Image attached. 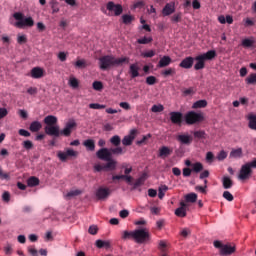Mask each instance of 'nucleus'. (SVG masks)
Returning <instances> with one entry per match:
<instances>
[{"mask_svg":"<svg viewBox=\"0 0 256 256\" xmlns=\"http://www.w3.org/2000/svg\"><path fill=\"white\" fill-rule=\"evenodd\" d=\"M223 197H224V199H226V201H233V199H234L233 194H231V192H229V191H224Z\"/></svg>","mask_w":256,"mask_h":256,"instance_id":"052dcab7","label":"nucleus"},{"mask_svg":"<svg viewBox=\"0 0 256 256\" xmlns=\"http://www.w3.org/2000/svg\"><path fill=\"white\" fill-rule=\"evenodd\" d=\"M173 13H175V2L166 3L162 9L163 17H169V15H173Z\"/></svg>","mask_w":256,"mask_h":256,"instance_id":"4468645a","label":"nucleus"},{"mask_svg":"<svg viewBox=\"0 0 256 256\" xmlns=\"http://www.w3.org/2000/svg\"><path fill=\"white\" fill-rule=\"evenodd\" d=\"M106 162L104 169H107L108 171H115L117 169V160L113 159V157L106 160Z\"/></svg>","mask_w":256,"mask_h":256,"instance_id":"b1692460","label":"nucleus"},{"mask_svg":"<svg viewBox=\"0 0 256 256\" xmlns=\"http://www.w3.org/2000/svg\"><path fill=\"white\" fill-rule=\"evenodd\" d=\"M136 135H137V130L132 129L130 131V134L124 136V138L122 139V145H124V147H129V146L133 145V141H135Z\"/></svg>","mask_w":256,"mask_h":256,"instance_id":"9b49d317","label":"nucleus"},{"mask_svg":"<svg viewBox=\"0 0 256 256\" xmlns=\"http://www.w3.org/2000/svg\"><path fill=\"white\" fill-rule=\"evenodd\" d=\"M96 157L101 161H108L112 158L111 156V149L109 148H102L96 152Z\"/></svg>","mask_w":256,"mask_h":256,"instance_id":"ddd939ff","label":"nucleus"},{"mask_svg":"<svg viewBox=\"0 0 256 256\" xmlns=\"http://www.w3.org/2000/svg\"><path fill=\"white\" fill-rule=\"evenodd\" d=\"M141 56L144 57L145 59H151V57H155V50H149L147 52H143Z\"/></svg>","mask_w":256,"mask_h":256,"instance_id":"603ef678","label":"nucleus"},{"mask_svg":"<svg viewBox=\"0 0 256 256\" xmlns=\"http://www.w3.org/2000/svg\"><path fill=\"white\" fill-rule=\"evenodd\" d=\"M207 106V100H198L193 103L192 109H205Z\"/></svg>","mask_w":256,"mask_h":256,"instance_id":"c756f323","label":"nucleus"},{"mask_svg":"<svg viewBox=\"0 0 256 256\" xmlns=\"http://www.w3.org/2000/svg\"><path fill=\"white\" fill-rule=\"evenodd\" d=\"M193 135L195 139H206L207 134L203 130L194 131Z\"/></svg>","mask_w":256,"mask_h":256,"instance_id":"a19ab883","label":"nucleus"},{"mask_svg":"<svg viewBox=\"0 0 256 256\" xmlns=\"http://www.w3.org/2000/svg\"><path fill=\"white\" fill-rule=\"evenodd\" d=\"M23 147L24 149L29 151L30 149H33V142H31L30 140H26L23 142Z\"/></svg>","mask_w":256,"mask_h":256,"instance_id":"680f3d73","label":"nucleus"},{"mask_svg":"<svg viewBox=\"0 0 256 256\" xmlns=\"http://www.w3.org/2000/svg\"><path fill=\"white\" fill-rule=\"evenodd\" d=\"M196 191H199L200 193H202L203 195H207V185L204 186H196L195 187Z\"/></svg>","mask_w":256,"mask_h":256,"instance_id":"e2e57ef3","label":"nucleus"},{"mask_svg":"<svg viewBox=\"0 0 256 256\" xmlns=\"http://www.w3.org/2000/svg\"><path fill=\"white\" fill-rule=\"evenodd\" d=\"M95 245L98 249H111V242L109 241L96 240Z\"/></svg>","mask_w":256,"mask_h":256,"instance_id":"a878e982","label":"nucleus"},{"mask_svg":"<svg viewBox=\"0 0 256 256\" xmlns=\"http://www.w3.org/2000/svg\"><path fill=\"white\" fill-rule=\"evenodd\" d=\"M171 153H173V150H172V149H170V148L167 147V146H162V147L159 149L158 157H161V159H165L166 157H169V155H171Z\"/></svg>","mask_w":256,"mask_h":256,"instance_id":"aec40b11","label":"nucleus"},{"mask_svg":"<svg viewBox=\"0 0 256 256\" xmlns=\"http://www.w3.org/2000/svg\"><path fill=\"white\" fill-rule=\"evenodd\" d=\"M98 231H99V228H97V226L95 225H91L88 229V233H90V235H97Z\"/></svg>","mask_w":256,"mask_h":256,"instance_id":"69168bd1","label":"nucleus"},{"mask_svg":"<svg viewBox=\"0 0 256 256\" xmlns=\"http://www.w3.org/2000/svg\"><path fill=\"white\" fill-rule=\"evenodd\" d=\"M110 194H111V192H110L109 188L100 187L96 191V197L99 200L107 199V196Z\"/></svg>","mask_w":256,"mask_h":256,"instance_id":"a211bd4d","label":"nucleus"},{"mask_svg":"<svg viewBox=\"0 0 256 256\" xmlns=\"http://www.w3.org/2000/svg\"><path fill=\"white\" fill-rule=\"evenodd\" d=\"M119 106L125 111H131V104L128 102H120Z\"/></svg>","mask_w":256,"mask_h":256,"instance_id":"774afa93","label":"nucleus"},{"mask_svg":"<svg viewBox=\"0 0 256 256\" xmlns=\"http://www.w3.org/2000/svg\"><path fill=\"white\" fill-rule=\"evenodd\" d=\"M186 125H195L197 123H201L205 120L203 113H198L195 111H189L184 116Z\"/></svg>","mask_w":256,"mask_h":256,"instance_id":"39448f33","label":"nucleus"},{"mask_svg":"<svg viewBox=\"0 0 256 256\" xmlns=\"http://www.w3.org/2000/svg\"><path fill=\"white\" fill-rule=\"evenodd\" d=\"M183 95H185V97H188V95H195V88L190 87L183 90Z\"/></svg>","mask_w":256,"mask_h":256,"instance_id":"bf43d9fd","label":"nucleus"},{"mask_svg":"<svg viewBox=\"0 0 256 256\" xmlns=\"http://www.w3.org/2000/svg\"><path fill=\"white\" fill-rule=\"evenodd\" d=\"M133 21H135V17L133 15H129V14L122 15V23H124V25H131Z\"/></svg>","mask_w":256,"mask_h":256,"instance_id":"7c9ffc66","label":"nucleus"},{"mask_svg":"<svg viewBox=\"0 0 256 256\" xmlns=\"http://www.w3.org/2000/svg\"><path fill=\"white\" fill-rule=\"evenodd\" d=\"M45 75V70H43V68L41 67H34L31 70V77L33 79H41V77H43Z\"/></svg>","mask_w":256,"mask_h":256,"instance_id":"6ab92c4d","label":"nucleus"},{"mask_svg":"<svg viewBox=\"0 0 256 256\" xmlns=\"http://www.w3.org/2000/svg\"><path fill=\"white\" fill-rule=\"evenodd\" d=\"M83 146L87 151H95V140L87 139L83 142Z\"/></svg>","mask_w":256,"mask_h":256,"instance_id":"bb28decb","label":"nucleus"},{"mask_svg":"<svg viewBox=\"0 0 256 256\" xmlns=\"http://www.w3.org/2000/svg\"><path fill=\"white\" fill-rule=\"evenodd\" d=\"M17 43L19 45H25V43H27V36L26 35L18 34V36H17Z\"/></svg>","mask_w":256,"mask_h":256,"instance_id":"864d4df0","label":"nucleus"},{"mask_svg":"<svg viewBox=\"0 0 256 256\" xmlns=\"http://www.w3.org/2000/svg\"><path fill=\"white\" fill-rule=\"evenodd\" d=\"M44 131L46 135H49L50 137H61V130L59 129V126H45Z\"/></svg>","mask_w":256,"mask_h":256,"instance_id":"f8f14e48","label":"nucleus"},{"mask_svg":"<svg viewBox=\"0 0 256 256\" xmlns=\"http://www.w3.org/2000/svg\"><path fill=\"white\" fill-rule=\"evenodd\" d=\"M4 251L6 255H11V253H13V245L6 244L4 247Z\"/></svg>","mask_w":256,"mask_h":256,"instance_id":"338daca9","label":"nucleus"},{"mask_svg":"<svg viewBox=\"0 0 256 256\" xmlns=\"http://www.w3.org/2000/svg\"><path fill=\"white\" fill-rule=\"evenodd\" d=\"M181 19H182V14L181 12L177 13V14H174L172 17H171V21L173 23H181Z\"/></svg>","mask_w":256,"mask_h":256,"instance_id":"5fc2aeb1","label":"nucleus"},{"mask_svg":"<svg viewBox=\"0 0 256 256\" xmlns=\"http://www.w3.org/2000/svg\"><path fill=\"white\" fill-rule=\"evenodd\" d=\"M106 105L99 104V103H91L89 104V109H105Z\"/></svg>","mask_w":256,"mask_h":256,"instance_id":"6e6d98bb","label":"nucleus"},{"mask_svg":"<svg viewBox=\"0 0 256 256\" xmlns=\"http://www.w3.org/2000/svg\"><path fill=\"white\" fill-rule=\"evenodd\" d=\"M69 85L70 87H72L73 89H77V87H79V80H77V78L72 77L69 80Z\"/></svg>","mask_w":256,"mask_h":256,"instance_id":"3c124183","label":"nucleus"},{"mask_svg":"<svg viewBox=\"0 0 256 256\" xmlns=\"http://www.w3.org/2000/svg\"><path fill=\"white\" fill-rule=\"evenodd\" d=\"M193 63H195V58L188 56L180 62L179 67L182 69H191V67H193Z\"/></svg>","mask_w":256,"mask_h":256,"instance_id":"f3484780","label":"nucleus"},{"mask_svg":"<svg viewBox=\"0 0 256 256\" xmlns=\"http://www.w3.org/2000/svg\"><path fill=\"white\" fill-rule=\"evenodd\" d=\"M214 247L215 249H219V254L221 256H229L235 253V246L223 244L219 240L214 241Z\"/></svg>","mask_w":256,"mask_h":256,"instance_id":"423d86ee","label":"nucleus"},{"mask_svg":"<svg viewBox=\"0 0 256 256\" xmlns=\"http://www.w3.org/2000/svg\"><path fill=\"white\" fill-rule=\"evenodd\" d=\"M171 63H172L171 57L163 56L159 60L157 67H159L160 69H163L164 67H169V65H171Z\"/></svg>","mask_w":256,"mask_h":256,"instance_id":"412c9836","label":"nucleus"},{"mask_svg":"<svg viewBox=\"0 0 256 256\" xmlns=\"http://www.w3.org/2000/svg\"><path fill=\"white\" fill-rule=\"evenodd\" d=\"M153 41L152 37H143L137 40V43H139V45H148V43H151Z\"/></svg>","mask_w":256,"mask_h":256,"instance_id":"49530a36","label":"nucleus"},{"mask_svg":"<svg viewBox=\"0 0 256 256\" xmlns=\"http://www.w3.org/2000/svg\"><path fill=\"white\" fill-rule=\"evenodd\" d=\"M130 75L132 79L139 77V66L137 64L130 65Z\"/></svg>","mask_w":256,"mask_h":256,"instance_id":"c85d7f7f","label":"nucleus"},{"mask_svg":"<svg viewBox=\"0 0 256 256\" xmlns=\"http://www.w3.org/2000/svg\"><path fill=\"white\" fill-rule=\"evenodd\" d=\"M217 57V52L215 50H209L208 52L198 55L194 58L196 64L194 65L195 71H201V69H205V61H212Z\"/></svg>","mask_w":256,"mask_h":256,"instance_id":"f03ea898","label":"nucleus"},{"mask_svg":"<svg viewBox=\"0 0 256 256\" xmlns=\"http://www.w3.org/2000/svg\"><path fill=\"white\" fill-rule=\"evenodd\" d=\"M175 73H177L175 68H168V69L162 71L161 75H163V77H169L171 75H175Z\"/></svg>","mask_w":256,"mask_h":256,"instance_id":"c03bdc74","label":"nucleus"},{"mask_svg":"<svg viewBox=\"0 0 256 256\" xmlns=\"http://www.w3.org/2000/svg\"><path fill=\"white\" fill-rule=\"evenodd\" d=\"M159 251H167V242L161 240L158 245Z\"/></svg>","mask_w":256,"mask_h":256,"instance_id":"0e129e2a","label":"nucleus"},{"mask_svg":"<svg viewBox=\"0 0 256 256\" xmlns=\"http://www.w3.org/2000/svg\"><path fill=\"white\" fill-rule=\"evenodd\" d=\"M243 157V148L232 149L230 152L231 159H241Z\"/></svg>","mask_w":256,"mask_h":256,"instance_id":"393cba45","label":"nucleus"},{"mask_svg":"<svg viewBox=\"0 0 256 256\" xmlns=\"http://www.w3.org/2000/svg\"><path fill=\"white\" fill-rule=\"evenodd\" d=\"M52 13L55 15V13H59V2L56 0H52L50 2Z\"/></svg>","mask_w":256,"mask_h":256,"instance_id":"a18cd8bd","label":"nucleus"},{"mask_svg":"<svg viewBox=\"0 0 256 256\" xmlns=\"http://www.w3.org/2000/svg\"><path fill=\"white\" fill-rule=\"evenodd\" d=\"M92 87L95 91H102L103 90V82L101 81H94Z\"/></svg>","mask_w":256,"mask_h":256,"instance_id":"09e8293b","label":"nucleus"},{"mask_svg":"<svg viewBox=\"0 0 256 256\" xmlns=\"http://www.w3.org/2000/svg\"><path fill=\"white\" fill-rule=\"evenodd\" d=\"M13 17L17 21L15 27L18 29H23V27H33V25H35V21L32 17L25 18L21 12L14 13Z\"/></svg>","mask_w":256,"mask_h":256,"instance_id":"20e7f679","label":"nucleus"},{"mask_svg":"<svg viewBox=\"0 0 256 256\" xmlns=\"http://www.w3.org/2000/svg\"><path fill=\"white\" fill-rule=\"evenodd\" d=\"M122 239H135V231H124L122 234Z\"/></svg>","mask_w":256,"mask_h":256,"instance_id":"37998d69","label":"nucleus"},{"mask_svg":"<svg viewBox=\"0 0 256 256\" xmlns=\"http://www.w3.org/2000/svg\"><path fill=\"white\" fill-rule=\"evenodd\" d=\"M110 155H125V150L121 146H115V148H110Z\"/></svg>","mask_w":256,"mask_h":256,"instance_id":"cd10ccee","label":"nucleus"},{"mask_svg":"<svg viewBox=\"0 0 256 256\" xmlns=\"http://www.w3.org/2000/svg\"><path fill=\"white\" fill-rule=\"evenodd\" d=\"M57 116H53V115H48L44 118V123L46 125V127H52L57 125Z\"/></svg>","mask_w":256,"mask_h":256,"instance_id":"5701e85b","label":"nucleus"},{"mask_svg":"<svg viewBox=\"0 0 256 256\" xmlns=\"http://www.w3.org/2000/svg\"><path fill=\"white\" fill-rule=\"evenodd\" d=\"M164 110H165V107L161 104L153 105L151 108L152 113H161Z\"/></svg>","mask_w":256,"mask_h":256,"instance_id":"de8ad7c7","label":"nucleus"},{"mask_svg":"<svg viewBox=\"0 0 256 256\" xmlns=\"http://www.w3.org/2000/svg\"><path fill=\"white\" fill-rule=\"evenodd\" d=\"M147 85H155L157 83V78L155 76H148L146 78Z\"/></svg>","mask_w":256,"mask_h":256,"instance_id":"4d7b16f0","label":"nucleus"},{"mask_svg":"<svg viewBox=\"0 0 256 256\" xmlns=\"http://www.w3.org/2000/svg\"><path fill=\"white\" fill-rule=\"evenodd\" d=\"M253 169H256V158H253L252 161L241 166L238 179L240 181H247V179H250L253 175Z\"/></svg>","mask_w":256,"mask_h":256,"instance_id":"7ed1b4c3","label":"nucleus"},{"mask_svg":"<svg viewBox=\"0 0 256 256\" xmlns=\"http://www.w3.org/2000/svg\"><path fill=\"white\" fill-rule=\"evenodd\" d=\"M75 67H77L78 69H85V67H87V61H85V59L77 60L75 63Z\"/></svg>","mask_w":256,"mask_h":256,"instance_id":"8fccbe9b","label":"nucleus"},{"mask_svg":"<svg viewBox=\"0 0 256 256\" xmlns=\"http://www.w3.org/2000/svg\"><path fill=\"white\" fill-rule=\"evenodd\" d=\"M170 120L174 125H181L183 123V113L170 112Z\"/></svg>","mask_w":256,"mask_h":256,"instance_id":"dca6fc26","label":"nucleus"},{"mask_svg":"<svg viewBox=\"0 0 256 256\" xmlns=\"http://www.w3.org/2000/svg\"><path fill=\"white\" fill-rule=\"evenodd\" d=\"M253 45H255V40L253 39L245 38L242 40V47H245L246 49L253 47Z\"/></svg>","mask_w":256,"mask_h":256,"instance_id":"c9c22d12","label":"nucleus"},{"mask_svg":"<svg viewBox=\"0 0 256 256\" xmlns=\"http://www.w3.org/2000/svg\"><path fill=\"white\" fill-rule=\"evenodd\" d=\"M106 9L110 13H114L116 17H119L123 13V6L121 4H115L113 1H109L106 4Z\"/></svg>","mask_w":256,"mask_h":256,"instance_id":"1a4fd4ad","label":"nucleus"},{"mask_svg":"<svg viewBox=\"0 0 256 256\" xmlns=\"http://www.w3.org/2000/svg\"><path fill=\"white\" fill-rule=\"evenodd\" d=\"M222 185L225 189H231V187H233V180L227 176H224L222 178Z\"/></svg>","mask_w":256,"mask_h":256,"instance_id":"2f4dec72","label":"nucleus"},{"mask_svg":"<svg viewBox=\"0 0 256 256\" xmlns=\"http://www.w3.org/2000/svg\"><path fill=\"white\" fill-rule=\"evenodd\" d=\"M145 183V176H141L139 177L135 183H133V187H132V191H134L135 189H137V187H141V185H143Z\"/></svg>","mask_w":256,"mask_h":256,"instance_id":"4c0bfd02","label":"nucleus"},{"mask_svg":"<svg viewBox=\"0 0 256 256\" xmlns=\"http://www.w3.org/2000/svg\"><path fill=\"white\" fill-rule=\"evenodd\" d=\"M41 129H43V124L39 121H33L29 126V131H31V133H39Z\"/></svg>","mask_w":256,"mask_h":256,"instance_id":"4be33fe9","label":"nucleus"},{"mask_svg":"<svg viewBox=\"0 0 256 256\" xmlns=\"http://www.w3.org/2000/svg\"><path fill=\"white\" fill-rule=\"evenodd\" d=\"M184 199H185V203H197V194L195 193L186 194Z\"/></svg>","mask_w":256,"mask_h":256,"instance_id":"473e14b6","label":"nucleus"},{"mask_svg":"<svg viewBox=\"0 0 256 256\" xmlns=\"http://www.w3.org/2000/svg\"><path fill=\"white\" fill-rule=\"evenodd\" d=\"M151 239V234L147 231V229H137L134 230V241L139 245L143 243H147Z\"/></svg>","mask_w":256,"mask_h":256,"instance_id":"0eeeda50","label":"nucleus"},{"mask_svg":"<svg viewBox=\"0 0 256 256\" xmlns=\"http://www.w3.org/2000/svg\"><path fill=\"white\" fill-rule=\"evenodd\" d=\"M110 143L114 147H119L121 145V137L119 135H114L110 138Z\"/></svg>","mask_w":256,"mask_h":256,"instance_id":"72a5a7b5","label":"nucleus"},{"mask_svg":"<svg viewBox=\"0 0 256 256\" xmlns=\"http://www.w3.org/2000/svg\"><path fill=\"white\" fill-rule=\"evenodd\" d=\"M175 215H176V217H181V218L187 217V209H185V208H177L175 210Z\"/></svg>","mask_w":256,"mask_h":256,"instance_id":"79ce46f5","label":"nucleus"},{"mask_svg":"<svg viewBox=\"0 0 256 256\" xmlns=\"http://www.w3.org/2000/svg\"><path fill=\"white\" fill-rule=\"evenodd\" d=\"M28 187H37L39 185V178L32 176L27 180Z\"/></svg>","mask_w":256,"mask_h":256,"instance_id":"e433bc0d","label":"nucleus"},{"mask_svg":"<svg viewBox=\"0 0 256 256\" xmlns=\"http://www.w3.org/2000/svg\"><path fill=\"white\" fill-rule=\"evenodd\" d=\"M79 155V152L68 148L66 151H58L57 152V157L62 163H65L68 159H73V157H77Z\"/></svg>","mask_w":256,"mask_h":256,"instance_id":"6e6552de","label":"nucleus"},{"mask_svg":"<svg viewBox=\"0 0 256 256\" xmlns=\"http://www.w3.org/2000/svg\"><path fill=\"white\" fill-rule=\"evenodd\" d=\"M77 127V122L75 120H70L66 123L63 130H60L61 135H64V137H70L71 133H73V129Z\"/></svg>","mask_w":256,"mask_h":256,"instance_id":"9d476101","label":"nucleus"},{"mask_svg":"<svg viewBox=\"0 0 256 256\" xmlns=\"http://www.w3.org/2000/svg\"><path fill=\"white\" fill-rule=\"evenodd\" d=\"M217 159L218 161H225V159H227V153L225 152V150H222L218 153Z\"/></svg>","mask_w":256,"mask_h":256,"instance_id":"13d9d810","label":"nucleus"},{"mask_svg":"<svg viewBox=\"0 0 256 256\" xmlns=\"http://www.w3.org/2000/svg\"><path fill=\"white\" fill-rule=\"evenodd\" d=\"M246 85H256V73H251L246 79H245Z\"/></svg>","mask_w":256,"mask_h":256,"instance_id":"f704fd0d","label":"nucleus"},{"mask_svg":"<svg viewBox=\"0 0 256 256\" xmlns=\"http://www.w3.org/2000/svg\"><path fill=\"white\" fill-rule=\"evenodd\" d=\"M176 139L181 145H191L193 143V136L189 134H179Z\"/></svg>","mask_w":256,"mask_h":256,"instance_id":"2eb2a0df","label":"nucleus"},{"mask_svg":"<svg viewBox=\"0 0 256 256\" xmlns=\"http://www.w3.org/2000/svg\"><path fill=\"white\" fill-rule=\"evenodd\" d=\"M123 63H129V58H115L112 55H106L99 58V67L102 71H107L111 67H121Z\"/></svg>","mask_w":256,"mask_h":256,"instance_id":"f257e3e1","label":"nucleus"},{"mask_svg":"<svg viewBox=\"0 0 256 256\" xmlns=\"http://www.w3.org/2000/svg\"><path fill=\"white\" fill-rule=\"evenodd\" d=\"M169 191V187L167 185H161L158 189V197L159 199H163L165 197V192Z\"/></svg>","mask_w":256,"mask_h":256,"instance_id":"58836bf2","label":"nucleus"},{"mask_svg":"<svg viewBox=\"0 0 256 256\" xmlns=\"http://www.w3.org/2000/svg\"><path fill=\"white\" fill-rule=\"evenodd\" d=\"M192 171L193 173H201V171H203V164H201V162L192 164Z\"/></svg>","mask_w":256,"mask_h":256,"instance_id":"ea45409f","label":"nucleus"}]
</instances>
